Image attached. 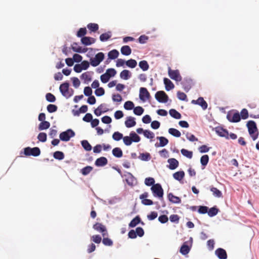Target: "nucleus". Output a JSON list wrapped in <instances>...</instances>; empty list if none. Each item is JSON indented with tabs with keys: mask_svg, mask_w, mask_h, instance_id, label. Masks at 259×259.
Masks as SVG:
<instances>
[{
	"mask_svg": "<svg viewBox=\"0 0 259 259\" xmlns=\"http://www.w3.org/2000/svg\"><path fill=\"white\" fill-rule=\"evenodd\" d=\"M247 127L249 135L253 141L255 140L257 137L258 133L257 132L256 123L254 121L250 120L247 123Z\"/></svg>",
	"mask_w": 259,
	"mask_h": 259,
	"instance_id": "1",
	"label": "nucleus"
},
{
	"mask_svg": "<svg viewBox=\"0 0 259 259\" xmlns=\"http://www.w3.org/2000/svg\"><path fill=\"white\" fill-rule=\"evenodd\" d=\"M69 83L66 82L61 84L59 88L61 94L66 98H70L73 94V90H69Z\"/></svg>",
	"mask_w": 259,
	"mask_h": 259,
	"instance_id": "2",
	"label": "nucleus"
},
{
	"mask_svg": "<svg viewBox=\"0 0 259 259\" xmlns=\"http://www.w3.org/2000/svg\"><path fill=\"white\" fill-rule=\"evenodd\" d=\"M104 59V54L102 52L97 53L94 58H91L90 63L93 67L98 66Z\"/></svg>",
	"mask_w": 259,
	"mask_h": 259,
	"instance_id": "3",
	"label": "nucleus"
},
{
	"mask_svg": "<svg viewBox=\"0 0 259 259\" xmlns=\"http://www.w3.org/2000/svg\"><path fill=\"white\" fill-rule=\"evenodd\" d=\"M24 154L26 156H38L40 154V150L38 147H26L24 149Z\"/></svg>",
	"mask_w": 259,
	"mask_h": 259,
	"instance_id": "4",
	"label": "nucleus"
},
{
	"mask_svg": "<svg viewBox=\"0 0 259 259\" xmlns=\"http://www.w3.org/2000/svg\"><path fill=\"white\" fill-rule=\"evenodd\" d=\"M151 190L154 196L158 197L159 198L163 197V190L161 186L159 184L153 185L151 187Z\"/></svg>",
	"mask_w": 259,
	"mask_h": 259,
	"instance_id": "5",
	"label": "nucleus"
},
{
	"mask_svg": "<svg viewBox=\"0 0 259 259\" xmlns=\"http://www.w3.org/2000/svg\"><path fill=\"white\" fill-rule=\"evenodd\" d=\"M75 136V133L71 130L68 129L67 131L60 133L59 137L63 141H68L70 138Z\"/></svg>",
	"mask_w": 259,
	"mask_h": 259,
	"instance_id": "6",
	"label": "nucleus"
},
{
	"mask_svg": "<svg viewBox=\"0 0 259 259\" xmlns=\"http://www.w3.org/2000/svg\"><path fill=\"white\" fill-rule=\"evenodd\" d=\"M93 228L97 231L101 233L103 237L108 235L106 226L102 223H96L93 225Z\"/></svg>",
	"mask_w": 259,
	"mask_h": 259,
	"instance_id": "7",
	"label": "nucleus"
},
{
	"mask_svg": "<svg viewBox=\"0 0 259 259\" xmlns=\"http://www.w3.org/2000/svg\"><path fill=\"white\" fill-rule=\"evenodd\" d=\"M168 74L171 79L176 81H180L182 80V76L178 70H172L169 67L168 69Z\"/></svg>",
	"mask_w": 259,
	"mask_h": 259,
	"instance_id": "8",
	"label": "nucleus"
},
{
	"mask_svg": "<svg viewBox=\"0 0 259 259\" xmlns=\"http://www.w3.org/2000/svg\"><path fill=\"white\" fill-rule=\"evenodd\" d=\"M156 99L160 103H166L168 97L164 91H158L155 95Z\"/></svg>",
	"mask_w": 259,
	"mask_h": 259,
	"instance_id": "9",
	"label": "nucleus"
},
{
	"mask_svg": "<svg viewBox=\"0 0 259 259\" xmlns=\"http://www.w3.org/2000/svg\"><path fill=\"white\" fill-rule=\"evenodd\" d=\"M227 118L231 122H238L240 121V115L239 112L228 113Z\"/></svg>",
	"mask_w": 259,
	"mask_h": 259,
	"instance_id": "10",
	"label": "nucleus"
},
{
	"mask_svg": "<svg viewBox=\"0 0 259 259\" xmlns=\"http://www.w3.org/2000/svg\"><path fill=\"white\" fill-rule=\"evenodd\" d=\"M139 97L140 100L144 102L150 98V93L146 88L142 87L140 89Z\"/></svg>",
	"mask_w": 259,
	"mask_h": 259,
	"instance_id": "11",
	"label": "nucleus"
},
{
	"mask_svg": "<svg viewBox=\"0 0 259 259\" xmlns=\"http://www.w3.org/2000/svg\"><path fill=\"white\" fill-rule=\"evenodd\" d=\"M148 197V193L144 192L142 194L140 195V199L142 200V203L145 205H151L153 204V201L148 199H146Z\"/></svg>",
	"mask_w": 259,
	"mask_h": 259,
	"instance_id": "12",
	"label": "nucleus"
},
{
	"mask_svg": "<svg viewBox=\"0 0 259 259\" xmlns=\"http://www.w3.org/2000/svg\"><path fill=\"white\" fill-rule=\"evenodd\" d=\"M215 253L220 259H226L227 254L226 250L223 248H218L215 251Z\"/></svg>",
	"mask_w": 259,
	"mask_h": 259,
	"instance_id": "13",
	"label": "nucleus"
},
{
	"mask_svg": "<svg viewBox=\"0 0 259 259\" xmlns=\"http://www.w3.org/2000/svg\"><path fill=\"white\" fill-rule=\"evenodd\" d=\"M124 123L127 128L133 127L136 124L135 118L132 116H128L126 117Z\"/></svg>",
	"mask_w": 259,
	"mask_h": 259,
	"instance_id": "14",
	"label": "nucleus"
},
{
	"mask_svg": "<svg viewBox=\"0 0 259 259\" xmlns=\"http://www.w3.org/2000/svg\"><path fill=\"white\" fill-rule=\"evenodd\" d=\"M167 162L169 163L168 168L173 170L177 168L179 166V161L175 158H169Z\"/></svg>",
	"mask_w": 259,
	"mask_h": 259,
	"instance_id": "15",
	"label": "nucleus"
},
{
	"mask_svg": "<svg viewBox=\"0 0 259 259\" xmlns=\"http://www.w3.org/2000/svg\"><path fill=\"white\" fill-rule=\"evenodd\" d=\"M216 133L221 137H225L229 139V133L226 130L222 127H217L215 129Z\"/></svg>",
	"mask_w": 259,
	"mask_h": 259,
	"instance_id": "16",
	"label": "nucleus"
},
{
	"mask_svg": "<svg viewBox=\"0 0 259 259\" xmlns=\"http://www.w3.org/2000/svg\"><path fill=\"white\" fill-rule=\"evenodd\" d=\"M107 163L108 160L106 157H101L96 159L95 164L97 166H103L106 165Z\"/></svg>",
	"mask_w": 259,
	"mask_h": 259,
	"instance_id": "17",
	"label": "nucleus"
},
{
	"mask_svg": "<svg viewBox=\"0 0 259 259\" xmlns=\"http://www.w3.org/2000/svg\"><path fill=\"white\" fill-rule=\"evenodd\" d=\"M96 39L95 38L87 36L82 37L81 39V42L85 46L90 45L94 43Z\"/></svg>",
	"mask_w": 259,
	"mask_h": 259,
	"instance_id": "18",
	"label": "nucleus"
},
{
	"mask_svg": "<svg viewBox=\"0 0 259 259\" xmlns=\"http://www.w3.org/2000/svg\"><path fill=\"white\" fill-rule=\"evenodd\" d=\"M163 82L165 84V90L166 91H169L174 88V84L168 78H164L163 79Z\"/></svg>",
	"mask_w": 259,
	"mask_h": 259,
	"instance_id": "19",
	"label": "nucleus"
},
{
	"mask_svg": "<svg viewBox=\"0 0 259 259\" xmlns=\"http://www.w3.org/2000/svg\"><path fill=\"white\" fill-rule=\"evenodd\" d=\"M168 200L174 203H180L181 202L180 198L174 195L172 193H169L167 195Z\"/></svg>",
	"mask_w": 259,
	"mask_h": 259,
	"instance_id": "20",
	"label": "nucleus"
},
{
	"mask_svg": "<svg viewBox=\"0 0 259 259\" xmlns=\"http://www.w3.org/2000/svg\"><path fill=\"white\" fill-rule=\"evenodd\" d=\"M184 176L185 172L183 170L176 172L173 174L174 178L179 181H181V180H182L184 178Z\"/></svg>",
	"mask_w": 259,
	"mask_h": 259,
	"instance_id": "21",
	"label": "nucleus"
},
{
	"mask_svg": "<svg viewBox=\"0 0 259 259\" xmlns=\"http://www.w3.org/2000/svg\"><path fill=\"white\" fill-rule=\"evenodd\" d=\"M80 78L83 80L85 83H88L92 80V77L89 72H85L81 74Z\"/></svg>",
	"mask_w": 259,
	"mask_h": 259,
	"instance_id": "22",
	"label": "nucleus"
},
{
	"mask_svg": "<svg viewBox=\"0 0 259 259\" xmlns=\"http://www.w3.org/2000/svg\"><path fill=\"white\" fill-rule=\"evenodd\" d=\"M120 51L121 54L125 56H128L132 53V50L128 46H122L121 48Z\"/></svg>",
	"mask_w": 259,
	"mask_h": 259,
	"instance_id": "23",
	"label": "nucleus"
},
{
	"mask_svg": "<svg viewBox=\"0 0 259 259\" xmlns=\"http://www.w3.org/2000/svg\"><path fill=\"white\" fill-rule=\"evenodd\" d=\"M131 76L130 72L128 70H123L120 73V77L124 80H127Z\"/></svg>",
	"mask_w": 259,
	"mask_h": 259,
	"instance_id": "24",
	"label": "nucleus"
},
{
	"mask_svg": "<svg viewBox=\"0 0 259 259\" xmlns=\"http://www.w3.org/2000/svg\"><path fill=\"white\" fill-rule=\"evenodd\" d=\"M119 55V52L116 50H112L108 53V58L110 59H115Z\"/></svg>",
	"mask_w": 259,
	"mask_h": 259,
	"instance_id": "25",
	"label": "nucleus"
},
{
	"mask_svg": "<svg viewBox=\"0 0 259 259\" xmlns=\"http://www.w3.org/2000/svg\"><path fill=\"white\" fill-rule=\"evenodd\" d=\"M112 154L115 157L118 158L122 157L123 155L121 149L118 147L115 148L113 149Z\"/></svg>",
	"mask_w": 259,
	"mask_h": 259,
	"instance_id": "26",
	"label": "nucleus"
},
{
	"mask_svg": "<svg viewBox=\"0 0 259 259\" xmlns=\"http://www.w3.org/2000/svg\"><path fill=\"white\" fill-rule=\"evenodd\" d=\"M197 104L200 105L203 110H205L207 107V103L202 97H199L197 99Z\"/></svg>",
	"mask_w": 259,
	"mask_h": 259,
	"instance_id": "27",
	"label": "nucleus"
},
{
	"mask_svg": "<svg viewBox=\"0 0 259 259\" xmlns=\"http://www.w3.org/2000/svg\"><path fill=\"white\" fill-rule=\"evenodd\" d=\"M169 114L174 118L179 119L181 118V114L174 109H171L169 111Z\"/></svg>",
	"mask_w": 259,
	"mask_h": 259,
	"instance_id": "28",
	"label": "nucleus"
},
{
	"mask_svg": "<svg viewBox=\"0 0 259 259\" xmlns=\"http://www.w3.org/2000/svg\"><path fill=\"white\" fill-rule=\"evenodd\" d=\"M50 126V123L49 121H44L41 122L38 126V129L40 131L47 130Z\"/></svg>",
	"mask_w": 259,
	"mask_h": 259,
	"instance_id": "29",
	"label": "nucleus"
},
{
	"mask_svg": "<svg viewBox=\"0 0 259 259\" xmlns=\"http://www.w3.org/2000/svg\"><path fill=\"white\" fill-rule=\"evenodd\" d=\"M139 67L144 71H147L149 68V65L148 62L145 60L141 61L139 63Z\"/></svg>",
	"mask_w": 259,
	"mask_h": 259,
	"instance_id": "30",
	"label": "nucleus"
},
{
	"mask_svg": "<svg viewBox=\"0 0 259 259\" xmlns=\"http://www.w3.org/2000/svg\"><path fill=\"white\" fill-rule=\"evenodd\" d=\"M93 169V167L91 166H87L83 168H82L80 172L83 176H86L90 174Z\"/></svg>",
	"mask_w": 259,
	"mask_h": 259,
	"instance_id": "31",
	"label": "nucleus"
},
{
	"mask_svg": "<svg viewBox=\"0 0 259 259\" xmlns=\"http://www.w3.org/2000/svg\"><path fill=\"white\" fill-rule=\"evenodd\" d=\"M111 36V32L109 31L107 33L102 34L100 36V39L102 41H105L108 40Z\"/></svg>",
	"mask_w": 259,
	"mask_h": 259,
	"instance_id": "32",
	"label": "nucleus"
},
{
	"mask_svg": "<svg viewBox=\"0 0 259 259\" xmlns=\"http://www.w3.org/2000/svg\"><path fill=\"white\" fill-rule=\"evenodd\" d=\"M140 218L139 216H137L131 221V222L129 224V226L132 228L135 227L136 226H137L138 224L140 223Z\"/></svg>",
	"mask_w": 259,
	"mask_h": 259,
	"instance_id": "33",
	"label": "nucleus"
},
{
	"mask_svg": "<svg viewBox=\"0 0 259 259\" xmlns=\"http://www.w3.org/2000/svg\"><path fill=\"white\" fill-rule=\"evenodd\" d=\"M181 152L183 156H184L189 159L192 158V157L193 156V152L188 151L187 149H182L181 150Z\"/></svg>",
	"mask_w": 259,
	"mask_h": 259,
	"instance_id": "34",
	"label": "nucleus"
},
{
	"mask_svg": "<svg viewBox=\"0 0 259 259\" xmlns=\"http://www.w3.org/2000/svg\"><path fill=\"white\" fill-rule=\"evenodd\" d=\"M168 133L176 137H180L181 134L179 131L174 128H170L168 130Z\"/></svg>",
	"mask_w": 259,
	"mask_h": 259,
	"instance_id": "35",
	"label": "nucleus"
},
{
	"mask_svg": "<svg viewBox=\"0 0 259 259\" xmlns=\"http://www.w3.org/2000/svg\"><path fill=\"white\" fill-rule=\"evenodd\" d=\"M75 46H77L76 43H74L72 46V49L74 52L77 53H85L87 51V49H82L81 47H77V48H75Z\"/></svg>",
	"mask_w": 259,
	"mask_h": 259,
	"instance_id": "36",
	"label": "nucleus"
},
{
	"mask_svg": "<svg viewBox=\"0 0 259 259\" xmlns=\"http://www.w3.org/2000/svg\"><path fill=\"white\" fill-rule=\"evenodd\" d=\"M157 139L159 140V146L164 147L168 143V140L164 137H157Z\"/></svg>",
	"mask_w": 259,
	"mask_h": 259,
	"instance_id": "37",
	"label": "nucleus"
},
{
	"mask_svg": "<svg viewBox=\"0 0 259 259\" xmlns=\"http://www.w3.org/2000/svg\"><path fill=\"white\" fill-rule=\"evenodd\" d=\"M81 145L83 148L88 151H90L92 150V146L89 142L87 140H83L81 142Z\"/></svg>",
	"mask_w": 259,
	"mask_h": 259,
	"instance_id": "38",
	"label": "nucleus"
},
{
	"mask_svg": "<svg viewBox=\"0 0 259 259\" xmlns=\"http://www.w3.org/2000/svg\"><path fill=\"white\" fill-rule=\"evenodd\" d=\"M219 212V209L215 207H213L210 208L208 211H207L208 215L210 217H212L213 216H215L217 214V213Z\"/></svg>",
	"mask_w": 259,
	"mask_h": 259,
	"instance_id": "39",
	"label": "nucleus"
},
{
	"mask_svg": "<svg viewBox=\"0 0 259 259\" xmlns=\"http://www.w3.org/2000/svg\"><path fill=\"white\" fill-rule=\"evenodd\" d=\"M125 64L128 67L134 68L136 67L137 62L135 60L131 59L126 61Z\"/></svg>",
	"mask_w": 259,
	"mask_h": 259,
	"instance_id": "40",
	"label": "nucleus"
},
{
	"mask_svg": "<svg viewBox=\"0 0 259 259\" xmlns=\"http://www.w3.org/2000/svg\"><path fill=\"white\" fill-rule=\"evenodd\" d=\"M53 156L55 159L60 160L64 159V154L62 152L57 151L54 153Z\"/></svg>",
	"mask_w": 259,
	"mask_h": 259,
	"instance_id": "41",
	"label": "nucleus"
},
{
	"mask_svg": "<svg viewBox=\"0 0 259 259\" xmlns=\"http://www.w3.org/2000/svg\"><path fill=\"white\" fill-rule=\"evenodd\" d=\"M190 250L189 246L184 244L180 248V252L183 255H186L189 253Z\"/></svg>",
	"mask_w": 259,
	"mask_h": 259,
	"instance_id": "42",
	"label": "nucleus"
},
{
	"mask_svg": "<svg viewBox=\"0 0 259 259\" xmlns=\"http://www.w3.org/2000/svg\"><path fill=\"white\" fill-rule=\"evenodd\" d=\"M87 27L88 29L92 32H96L99 29V26L96 23H89Z\"/></svg>",
	"mask_w": 259,
	"mask_h": 259,
	"instance_id": "43",
	"label": "nucleus"
},
{
	"mask_svg": "<svg viewBox=\"0 0 259 259\" xmlns=\"http://www.w3.org/2000/svg\"><path fill=\"white\" fill-rule=\"evenodd\" d=\"M130 136L132 139V142H139L141 140L140 137L134 132L130 133Z\"/></svg>",
	"mask_w": 259,
	"mask_h": 259,
	"instance_id": "44",
	"label": "nucleus"
},
{
	"mask_svg": "<svg viewBox=\"0 0 259 259\" xmlns=\"http://www.w3.org/2000/svg\"><path fill=\"white\" fill-rule=\"evenodd\" d=\"M210 191L212 192L213 195L217 197H221L222 196V192L218 189L217 188L212 187L210 189Z\"/></svg>",
	"mask_w": 259,
	"mask_h": 259,
	"instance_id": "45",
	"label": "nucleus"
},
{
	"mask_svg": "<svg viewBox=\"0 0 259 259\" xmlns=\"http://www.w3.org/2000/svg\"><path fill=\"white\" fill-rule=\"evenodd\" d=\"M134 107V104L133 102L128 101L125 102L124 104V108L126 110H132Z\"/></svg>",
	"mask_w": 259,
	"mask_h": 259,
	"instance_id": "46",
	"label": "nucleus"
},
{
	"mask_svg": "<svg viewBox=\"0 0 259 259\" xmlns=\"http://www.w3.org/2000/svg\"><path fill=\"white\" fill-rule=\"evenodd\" d=\"M209 160V156L207 155H203L200 158L201 164L203 166H206Z\"/></svg>",
	"mask_w": 259,
	"mask_h": 259,
	"instance_id": "47",
	"label": "nucleus"
},
{
	"mask_svg": "<svg viewBox=\"0 0 259 259\" xmlns=\"http://www.w3.org/2000/svg\"><path fill=\"white\" fill-rule=\"evenodd\" d=\"M112 138L115 141H118L123 138V135L118 132H115L112 135Z\"/></svg>",
	"mask_w": 259,
	"mask_h": 259,
	"instance_id": "48",
	"label": "nucleus"
},
{
	"mask_svg": "<svg viewBox=\"0 0 259 259\" xmlns=\"http://www.w3.org/2000/svg\"><path fill=\"white\" fill-rule=\"evenodd\" d=\"M144 111V109L141 106H137L134 109V113L137 115H142Z\"/></svg>",
	"mask_w": 259,
	"mask_h": 259,
	"instance_id": "49",
	"label": "nucleus"
},
{
	"mask_svg": "<svg viewBox=\"0 0 259 259\" xmlns=\"http://www.w3.org/2000/svg\"><path fill=\"white\" fill-rule=\"evenodd\" d=\"M155 180L154 178L149 177L147 178L145 180V184L148 186H153L154 184Z\"/></svg>",
	"mask_w": 259,
	"mask_h": 259,
	"instance_id": "50",
	"label": "nucleus"
},
{
	"mask_svg": "<svg viewBox=\"0 0 259 259\" xmlns=\"http://www.w3.org/2000/svg\"><path fill=\"white\" fill-rule=\"evenodd\" d=\"M144 136L148 139H153L154 138V134L149 130H145L144 132Z\"/></svg>",
	"mask_w": 259,
	"mask_h": 259,
	"instance_id": "51",
	"label": "nucleus"
},
{
	"mask_svg": "<svg viewBox=\"0 0 259 259\" xmlns=\"http://www.w3.org/2000/svg\"><path fill=\"white\" fill-rule=\"evenodd\" d=\"M91 240L97 244L100 243L102 241V238L99 235H94L92 236Z\"/></svg>",
	"mask_w": 259,
	"mask_h": 259,
	"instance_id": "52",
	"label": "nucleus"
},
{
	"mask_svg": "<svg viewBox=\"0 0 259 259\" xmlns=\"http://www.w3.org/2000/svg\"><path fill=\"white\" fill-rule=\"evenodd\" d=\"M240 118L246 119L248 117V112L246 109H243L240 112Z\"/></svg>",
	"mask_w": 259,
	"mask_h": 259,
	"instance_id": "53",
	"label": "nucleus"
},
{
	"mask_svg": "<svg viewBox=\"0 0 259 259\" xmlns=\"http://www.w3.org/2000/svg\"><path fill=\"white\" fill-rule=\"evenodd\" d=\"M46 100L50 102H54L56 101V97L51 93H47L46 95Z\"/></svg>",
	"mask_w": 259,
	"mask_h": 259,
	"instance_id": "54",
	"label": "nucleus"
},
{
	"mask_svg": "<svg viewBox=\"0 0 259 259\" xmlns=\"http://www.w3.org/2000/svg\"><path fill=\"white\" fill-rule=\"evenodd\" d=\"M87 33V29L85 28H80L77 32V36L78 37L84 36Z\"/></svg>",
	"mask_w": 259,
	"mask_h": 259,
	"instance_id": "55",
	"label": "nucleus"
},
{
	"mask_svg": "<svg viewBox=\"0 0 259 259\" xmlns=\"http://www.w3.org/2000/svg\"><path fill=\"white\" fill-rule=\"evenodd\" d=\"M150 158L151 156L149 153H142L140 155V158L144 161H148Z\"/></svg>",
	"mask_w": 259,
	"mask_h": 259,
	"instance_id": "56",
	"label": "nucleus"
},
{
	"mask_svg": "<svg viewBox=\"0 0 259 259\" xmlns=\"http://www.w3.org/2000/svg\"><path fill=\"white\" fill-rule=\"evenodd\" d=\"M110 76H109V75L107 74V73H106L103 74L100 76L101 80L103 83L107 82L109 81V80L110 79Z\"/></svg>",
	"mask_w": 259,
	"mask_h": 259,
	"instance_id": "57",
	"label": "nucleus"
},
{
	"mask_svg": "<svg viewBox=\"0 0 259 259\" xmlns=\"http://www.w3.org/2000/svg\"><path fill=\"white\" fill-rule=\"evenodd\" d=\"M57 106L54 104H49L47 106V110L50 113L56 112L57 110Z\"/></svg>",
	"mask_w": 259,
	"mask_h": 259,
	"instance_id": "58",
	"label": "nucleus"
},
{
	"mask_svg": "<svg viewBox=\"0 0 259 259\" xmlns=\"http://www.w3.org/2000/svg\"><path fill=\"white\" fill-rule=\"evenodd\" d=\"M37 139L41 142H45L47 140V134L45 133H40L38 136Z\"/></svg>",
	"mask_w": 259,
	"mask_h": 259,
	"instance_id": "59",
	"label": "nucleus"
},
{
	"mask_svg": "<svg viewBox=\"0 0 259 259\" xmlns=\"http://www.w3.org/2000/svg\"><path fill=\"white\" fill-rule=\"evenodd\" d=\"M122 139L124 144L126 146L131 145L133 142L130 136H125Z\"/></svg>",
	"mask_w": 259,
	"mask_h": 259,
	"instance_id": "60",
	"label": "nucleus"
},
{
	"mask_svg": "<svg viewBox=\"0 0 259 259\" xmlns=\"http://www.w3.org/2000/svg\"><path fill=\"white\" fill-rule=\"evenodd\" d=\"M102 242L106 246H111L113 244L112 241L110 239L105 237H103Z\"/></svg>",
	"mask_w": 259,
	"mask_h": 259,
	"instance_id": "61",
	"label": "nucleus"
},
{
	"mask_svg": "<svg viewBox=\"0 0 259 259\" xmlns=\"http://www.w3.org/2000/svg\"><path fill=\"white\" fill-rule=\"evenodd\" d=\"M177 97L179 100L182 101H185L187 99L186 95L184 93L180 91L177 92Z\"/></svg>",
	"mask_w": 259,
	"mask_h": 259,
	"instance_id": "62",
	"label": "nucleus"
},
{
	"mask_svg": "<svg viewBox=\"0 0 259 259\" xmlns=\"http://www.w3.org/2000/svg\"><path fill=\"white\" fill-rule=\"evenodd\" d=\"M95 93L97 96H101L104 95L105 91L103 88H98L96 90Z\"/></svg>",
	"mask_w": 259,
	"mask_h": 259,
	"instance_id": "63",
	"label": "nucleus"
},
{
	"mask_svg": "<svg viewBox=\"0 0 259 259\" xmlns=\"http://www.w3.org/2000/svg\"><path fill=\"white\" fill-rule=\"evenodd\" d=\"M110 76V77L114 76L116 74V71L113 68H109L107 69L106 72Z\"/></svg>",
	"mask_w": 259,
	"mask_h": 259,
	"instance_id": "64",
	"label": "nucleus"
}]
</instances>
